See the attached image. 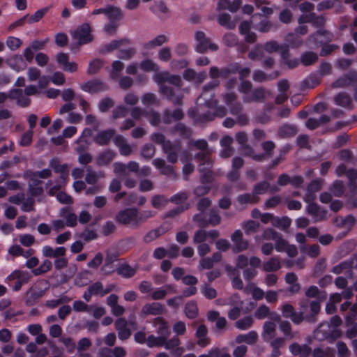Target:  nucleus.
I'll return each instance as SVG.
<instances>
[{
  "mask_svg": "<svg viewBox=\"0 0 357 357\" xmlns=\"http://www.w3.org/2000/svg\"><path fill=\"white\" fill-rule=\"evenodd\" d=\"M49 42V38H46L44 40H33L29 47H27L22 55H15L12 58V61L14 64L12 65L13 68L20 71L23 70L26 67L25 61L29 63H32L34 58V52L44 50L46 44Z\"/></svg>",
  "mask_w": 357,
  "mask_h": 357,
  "instance_id": "f257e3e1",
  "label": "nucleus"
},
{
  "mask_svg": "<svg viewBox=\"0 0 357 357\" xmlns=\"http://www.w3.org/2000/svg\"><path fill=\"white\" fill-rule=\"evenodd\" d=\"M334 38V35L326 29H319L309 36V40L317 45H321V49L319 53L321 56H326L332 54L339 46L336 44H328Z\"/></svg>",
  "mask_w": 357,
  "mask_h": 357,
  "instance_id": "f03ea898",
  "label": "nucleus"
},
{
  "mask_svg": "<svg viewBox=\"0 0 357 357\" xmlns=\"http://www.w3.org/2000/svg\"><path fill=\"white\" fill-rule=\"evenodd\" d=\"M168 72L158 73L154 75V81L160 85V92L165 96L166 98L171 101L174 105H181L183 104V95L176 94L173 88L163 84L167 82Z\"/></svg>",
  "mask_w": 357,
  "mask_h": 357,
  "instance_id": "7ed1b4c3",
  "label": "nucleus"
},
{
  "mask_svg": "<svg viewBox=\"0 0 357 357\" xmlns=\"http://www.w3.org/2000/svg\"><path fill=\"white\" fill-rule=\"evenodd\" d=\"M31 275L28 271L15 270L5 279V282L15 291L21 289L22 285L29 282Z\"/></svg>",
  "mask_w": 357,
  "mask_h": 357,
  "instance_id": "20e7f679",
  "label": "nucleus"
},
{
  "mask_svg": "<svg viewBox=\"0 0 357 357\" xmlns=\"http://www.w3.org/2000/svg\"><path fill=\"white\" fill-rule=\"evenodd\" d=\"M48 281L43 280L38 282L32 286L26 294L25 303L28 306L33 305L36 302L42 298L46 290L48 289Z\"/></svg>",
  "mask_w": 357,
  "mask_h": 357,
  "instance_id": "39448f33",
  "label": "nucleus"
},
{
  "mask_svg": "<svg viewBox=\"0 0 357 357\" xmlns=\"http://www.w3.org/2000/svg\"><path fill=\"white\" fill-rule=\"evenodd\" d=\"M115 220L119 224L137 227V208L132 207L120 210L116 215Z\"/></svg>",
  "mask_w": 357,
  "mask_h": 357,
  "instance_id": "423d86ee",
  "label": "nucleus"
},
{
  "mask_svg": "<svg viewBox=\"0 0 357 357\" xmlns=\"http://www.w3.org/2000/svg\"><path fill=\"white\" fill-rule=\"evenodd\" d=\"M90 24L84 22L79 25L72 33L73 38L77 40L79 45L90 43L93 40V36Z\"/></svg>",
  "mask_w": 357,
  "mask_h": 357,
  "instance_id": "0eeeda50",
  "label": "nucleus"
},
{
  "mask_svg": "<svg viewBox=\"0 0 357 357\" xmlns=\"http://www.w3.org/2000/svg\"><path fill=\"white\" fill-rule=\"evenodd\" d=\"M195 39L197 43L195 47V51L198 53L203 54L206 52L208 50L213 52L218 50V45L212 43L211 39L202 31L195 32Z\"/></svg>",
  "mask_w": 357,
  "mask_h": 357,
  "instance_id": "6e6552de",
  "label": "nucleus"
},
{
  "mask_svg": "<svg viewBox=\"0 0 357 357\" xmlns=\"http://www.w3.org/2000/svg\"><path fill=\"white\" fill-rule=\"evenodd\" d=\"M80 89L90 94L107 91L109 89L107 83L100 79L96 78L88 80L80 84Z\"/></svg>",
  "mask_w": 357,
  "mask_h": 357,
  "instance_id": "1a4fd4ad",
  "label": "nucleus"
},
{
  "mask_svg": "<svg viewBox=\"0 0 357 357\" xmlns=\"http://www.w3.org/2000/svg\"><path fill=\"white\" fill-rule=\"evenodd\" d=\"M163 152L167 154V159L171 163H176L178 160V153L181 151V142L176 141L172 142L170 140H167L166 144L162 148Z\"/></svg>",
  "mask_w": 357,
  "mask_h": 357,
  "instance_id": "9d476101",
  "label": "nucleus"
},
{
  "mask_svg": "<svg viewBox=\"0 0 357 357\" xmlns=\"http://www.w3.org/2000/svg\"><path fill=\"white\" fill-rule=\"evenodd\" d=\"M231 240L234 244L233 252L238 253L248 250L249 242L243 238V233L240 229H236L231 235Z\"/></svg>",
  "mask_w": 357,
  "mask_h": 357,
  "instance_id": "9b49d317",
  "label": "nucleus"
},
{
  "mask_svg": "<svg viewBox=\"0 0 357 357\" xmlns=\"http://www.w3.org/2000/svg\"><path fill=\"white\" fill-rule=\"evenodd\" d=\"M356 83H357V72L350 71L338 77L333 82L332 86L333 88H344L350 85L354 86Z\"/></svg>",
  "mask_w": 357,
  "mask_h": 357,
  "instance_id": "f8f14e48",
  "label": "nucleus"
},
{
  "mask_svg": "<svg viewBox=\"0 0 357 357\" xmlns=\"http://www.w3.org/2000/svg\"><path fill=\"white\" fill-rule=\"evenodd\" d=\"M56 60L59 66L66 72L73 73L78 69V66L75 62H69V55L67 53H58L56 55Z\"/></svg>",
  "mask_w": 357,
  "mask_h": 357,
  "instance_id": "ddd939ff",
  "label": "nucleus"
},
{
  "mask_svg": "<svg viewBox=\"0 0 357 357\" xmlns=\"http://www.w3.org/2000/svg\"><path fill=\"white\" fill-rule=\"evenodd\" d=\"M116 130L113 128H108L98 132L93 137V142L98 146H107L114 137Z\"/></svg>",
  "mask_w": 357,
  "mask_h": 357,
  "instance_id": "4468645a",
  "label": "nucleus"
},
{
  "mask_svg": "<svg viewBox=\"0 0 357 357\" xmlns=\"http://www.w3.org/2000/svg\"><path fill=\"white\" fill-rule=\"evenodd\" d=\"M153 326L156 328V333L164 339L169 337L171 331L168 322L162 317H157L153 319Z\"/></svg>",
  "mask_w": 357,
  "mask_h": 357,
  "instance_id": "2eb2a0df",
  "label": "nucleus"
},
{
  "mask_svg": "<svg viewBox=\"0 0 357 357\" xmlns=\"http://www.w3.org/2000/svg\"><path fill=\"white\" fill-rule=\"evenodd\" d=\"M356 218L351 214L347 215L344 218L336 216L333 220V224L338 228H345L349 231L356 223Z\"/></svg>",
  "mask_w": 357,
  "mask_h": 357,
  "instance_id": "dca6fc26",
  "label": "nucleus"
},
{
  "mask_svg": "<svg viewBox=\"0 0 357 357\" xmlns=\"http://www.w3.org/2000/svg\"><path fill=\"white\" fill-rule=\"evenodd\" d=\"M334 102L336 105L349 110H352L354 107L351 97L344 91L339 92L334 96Z\"/></svg>",
  "mask_w": 357,
  "mask_h": 357,
  "instance_id": "f3484780",
  "label": "nucleus"
},
{
  "mask_svg": "<svg viewBox=\"0 0 357 357\" xmlns=\"http://www.w3.org/2000/svg\"><path fill=\"white\" fill-rule=\"evenodd\" d=\"M165 312L164 306L158 302L146 303L142 308V314L144 315L159 316Z\"/></svg>",
  "mask_w": 357,
  "mask_h": 357,
  "instance_id": "a211bd4d",
  "label": "nucleus"
},
{
  "mask_svg": "<svg viewBox=\"0 0 357 357\" xmlns=\"http://www.w3.org/2000/svg\"><path fill=\"white\" fill-rule=\"evenodd\" d=\"M114 143L119 150L121 155L128 156L132 152V149L126 142L125 137L121 135H117L114 139Z\"/></svg>",
  "mask_w": 357,
  "mask_h": 357,
  "instance_id": "6ab92c4d",
  "label": "nucleus"
},
{
  "mask_svg": "<svg viewBox=\"0 0 357 357\" xmlns=\"http://www.w3.org/2000/svg\"><path fill=\"white\" fill-rule=\"evenodd\" d=\"M116 155V153L109 149L105 150L98 154L96 163L99 167L107 166L112 161Z\"/></svg>",
  "mask_w": 357,
  "mask_h": 357,
  "instance_id": "aec40b11",
  "label": "nucleus"
},
{
  "mask_svg": "<svg viewBox=\"0 0 357 357\" xmlns=\"http://www.w3.org/2000/svg\"><path fill=\"white\" fill-rule=\"evenodd\" d=\"M44 257L49 258H60L65 257L66 249L64 247H57L55 249L50 245H45L42 248Z\"/></svg>",
  "mask_w": 357,
  "mask_h": 357,
  "instance_id": "412c9836",
  "label": "nucleus"
},
{
  "mask_svg": "<svg viewBox=\"0 0 357 357\" xmlns=\"http://www.w3.org/2000/svg\"><path fill=\"white\" fill-rule=\"evenodd\" d=\"M130 43V40L127 38H123L121 40H114L109 43L104 45L100 50L99 52L101 54H105L111 52L115 50H117L121 45L123 44Z\"/></svg>",
  "mask_w": 357,
  "mask_h": 357,
  "instance_id": "4be33fe9",
  "label": "nucleus"
},
{
  "mask_svg": "<svg viewBox=\"0 0 357 357\" xmlns=\"http://www.w3.org/2000/svg\"><path fill=\"white\" fill-rule=\"evenodd\" d=\"M208 329L204 324L199 326L196 331L195 335L198 338L197 344L201 347H205L210 343V340L206 337Z\"/></svg>",
  "mask_w": 357,
  "mask_h": 357,
  "instance_id": "5701e85b",
  "label": "nucleus"
},
{
  "mask_svg": "<svg viewBox=\"0 0 357 357\" xmlns=\"http://www.w3.org/2000/svg\"><path fill=\"white\" fill-rule=\"evenodd\" d=\"M253 28L261 33H268L271 30H276L278 29V24L264 18L260 20L259 23L253 26Z\"/></svg>",
  "mask_w": 357,
  "mask_h": 357,
  "instance_id": "b1692460",
  "label": "nucleus"
},
{
  "mask_svg": "<svg viewBox=\"0 0 357 357\" xmlns=\"http://www.w3.org/2000/svg\"><path fill=\"white\" fill-rule=\"evenodd\" d=\"M114 271L123 278H130L136 274L137 270L128 264L124 263L120 264Z\"/></svg>",
  "mask_w": 357,
  "mask_h": 357,
  "instance_id": "393cba45",
  "label": "nucleus"
},
{
  "mask_svg": "<svg viewBox=\"0 0 357 357\" xmlns=\"http://www.w3.org/2000/svg\"><path fill=\"white\" fill-rule=\"evenodd\" d=\"M280 268V261L277 257H273L263 264V270L265 272H275L279 271Z\"/></svg>",
  "mask_w": 357,
  "mask_h": 357,
  "instance_id": "a878e982",
  "label": "nucleus"
},
{
  "mask_svg": "<svg viewBox=\"0 0 357 357\" xmlns=\"http://www.w3.org/2000/svg\"><path fill=\"white\" fill-rule=\"evenodd\" d=\"M291 149V146L288 144L283 146L280 150L279 155L273 160L269 164L268 167V169H275L281 162H282L285 158V155L290 151Z\"/></svg>",
  "mask_w": 357,
  "mask_h": 357,
  "instance_id": "bb28decb",
  "label": "nucleus"
},
{
  "mask_svg": "<svg viewBox=\"0 0 357 357\" xmlns=\"http://www.w3.org/2000/svg\"><path fill=\"white\" fill-rule=\"evenodd\" d=\"M265 99V91L263 87H259L254 89L252 91V94L250 96H245L244 98V101L250 102H262Z\"/></svg>",
  "mask_w": 357,
  "mask_h": 357,
  "instance_id": "cd10ccee",
  "label": "nucleus"
},
{
  "mask_svg": "<svg viewBox=\"0 0 357 357\" xmlns=\"http://www.w3.org/2000/svg\"><path fill=\"white\" fill-rule=\"evenodd\" d=\"M211 168L199 167V172L201 173L200 182L203 185H211L214 181V174Z\"/></svg>",
  "mask_w": 357,
  "mask_h": 357,
  "instance_id": "c85d7f7f",
  "label": "nucleus"
},
{
  "mask_svg": "<svg viewBox=\"0 0 357 357\" xmlns=\"http://www.w3.org/2000/svg\"><path fill=\"white\" fill-rule=\"evenodd\" d=\"M184 312L185 316L190 319H195L198 315V306L195 301L192 300L185 305Z\"/></svg>",
  "mask_w": 357,
  "mask_h": 357,
  "instance_id": "c756f323",
  "label": "nucleus"
},
{
  "mask_svg": "<svg viewBox=\"0 0 357 357\" xmlns=\"http://www.w3.org/2000/svg\"><path fill=\"white\" fill-rule=\"evenodd\" d=\"M173 132H176L183 139H189L192 136V130L183 123H177L173 127Z\"/></svg>",
  "mask_w": 357,
  "mask_h": 357,
  "instance_id": "7c9ffc66",
  "label": "nucleus"
},
{
  "mask_svg": "<svg viewBox=\"0 0 357 357\" xmlns=\"http://www.w3.org/2000/svg\"><path fill=\"white\" fill-rule=\"evenodd\" d=\"M194 158L200 162L199 166L207 165L211 168L213 162L211 159V153L208 151H200L194 155Z\"/></svg>",
  "mask_w": 357,
  "mask_h": 357,
  "instance_id": "2f4dec72",
  "label": "nucleus"
},
{
  "mask_svg": "<svg viewBox=\"0 0 357 357\" xmlns=\"http://www.w3.org/2000/svg\"><path fill=\"white\" fill-rule=\"evenodd\" d=\"M298 129L294 125L285 124L280 128L278 135L281 138H288L296 135Z\"/></svg>",
  "mask_w": 357,
  "mask_h": 357,
  "instance_id": "473e14b6",
  "label": "nucleus"
},
{
  "mask_svg": "<svg viewBox=\"0 0 357 357\" xmlns=\"http://www.w3.org/2000/svg\"><path fill=\"white\" fill-rule=\"evenodd\" d=\"M117 255L116 253H107L105 259V264L101 268V272L104 275H109L114 272V270L107 271V268L111 266L114 262L117 260Z\"/></svg>",
  "mask_w": 357,
  "mask_h": 357,
  "instance_id": "72a5a7b5",
  "label": "nucleus"
},
{
  "mask_svg": "<svg viewBox=\"0 0 357 357\" xmlns=\"http://www.w3.org/2000/svg\"><path fill=\"white\" fill-rule=\"evenodd\" d=\"M52 6H45L36 10L33 15H29L27 22L29 24L38 22L49 12Z\"/></svg>",
  "mask_w": 357,
  "mask_h": 357,
  "instance_id": "f704fd0d",
  "label": "nucleus"
},
{
  "mask_svg": "<svg viewBox=\"0 0 357 357\" xmlns=\"http://www.w3.org/2000/svg\"><path fill=\"white\" fill-rule=\"evenodd\" d=\"M317 60L318 56L313 52H305L301 56V62L305 66H311L316 63Z\"/></svg>",
  "mask_w": 357,
  "mask_h": 357,
  "instance_id": "c9c22d12",
  "label": "nucleus"
},
{
  "mask_svg": "<svg viewBox=\"0 0 357 357\" xmlns=\"http://www.w3.org/2000/svg\"><path fill=\"white\" fill-rule=\"evenodd\" d=\"M320 301L321 300L319 299L318 301H312L310 302V307L312 314L305 317V320L308 322L314 323L317 321L316 316L318 314L321 309Z\"/></svg>",
  "mask_w": 357,
  "mask_h": 357,
  "instance_id": "e433bc0d",
  "label": "nucleus"
},
{
  "mask_svg": "<svg viewBox=\"0 0 357 357\" xmlns=\"http://www.w3.org/2000/svg\"><path fill=\"white\" fill-rule=\"evenodd\" d=\"M103 61L100 59H95L91 61L89 63V66L86 73L89 75H93L100 72L103 66Z\"/></svg>",
  "mask_w": 357,
  "mask_h": 357,
  "instance_id": "4c0bfd02",
  "label": "nucleus"
},
{
  "mask_svg": "<svg viewBox=\"0 0 357 357\" xmlns=\"http://www.w3.org/2000/svg\"><path fill=\"white\" fill-rule=\"evenodd\" d=\"M291 223V219L287 216H284L282 218L275 216L273 220V226L275 227L282 229L283 230L287 229Z\"/></svg>",
  "mask_w": 357,
  "mask_h": 357,
  "instance_id": "58836bf2",
  "label": "nucleus"
},
{
  "mask_svg": "<svg viewBox=\"0 0 357 357\" xmlns=\"http://www.w3.org/2000/svg\"><path fill=\"white\" fill-rule=\"evenodd\" d=\"M168 39L165 35H158L153 40L146 43L144 45V47L146 50H151L158 46H161L162 45L166 43Z\"/></svg>",
  "mask_w": 357,
  "mask_h": 357,
  "instance_id": "ea45409f",
  "label": "nucleus"
},
{
  "mask_svg": "<svg viewBox=\"0 0 357 357\" xmlns=\"http://www.w3.org/2000/svg\"><path fill=\"white\" fill-rule=\"evenodd\" d=\"M139 68L144 72H158L159 70L158 64L149 59L142 60L139 63Z\"/></svg>",
  "mask_w": 357,
  "mask_h": 357,
  "instance_id": "a19ab883",
  "label": "nucleus"
},
{
  "mask_svg": "<svg viewBox=\"0 0 357 357\" xmlns=\"http://www.w3.org/2000/svg\"><path fill=\"white\" fill-rule=\"evenodd\" d=\"M218 23L228 29H234L236 26L235 22L231 20V17L227 13L220 14L218 17Z\"/></svg>",
  "mask_w": 357,
  "mask_h": 357,
  "instance_id": "79ce46f5",
  "label": "nucleus"
},
{
  "mask_svg": "<svg viewBox=\"0 0 357 357\" xmlns=\"http://www.w3.org/2000/svg\"><path fill=\"white\" fill-rule=\"evenodd\" d=\"M254 320L252 316L248 315L235 322V326L239 330H247L253 324Z\"/></svg>",
  "mask_w": 357,
  "mask_h": 357,
  "instance_id": "37998d69",
  "label": "nucleus"
},
{
  "mask_svg": "<svg viewBox=\"0 0 357 357\" xmlns=\"http://www.w3.org/2000/svg\"><path fill=\"white\" fill-rule=\"evenodd\" d=\"M165 343V339L163 337H155L154 335H149L146 339V344L149 348L162 347Z\"/></svg>",
  "mask_w": 357,
  "mask_h": 357,
  "instance_id": "c03bdc74",
  "label": "nucleus"
},
{
  "mask_svg": "<svg viewBox=\"0 0 357 357\" xmlns=\"http://www.w3.org/2000/svg\"><path fill=\"white\" fill-rule=\"evenodd\" d=\"M52 268V263L50 260L45 259L38 267L32 270V273L36 276L40 275L50 271Z\"/></svg>",
  "mask_w": 357,
  "mask_h": 357,
  "instance_id": "a18cd8bd",
  "label": "nucleus"
},
{
  "mask_svg": "<svg viewBox=\"0 0 357 357\" xmlns=\"http://www.w3.org/2000/svg\"><path fill=\"white\" fill-rule=\"evenodd\" d=\"M106 15L109 21L114 20L117 22L122 17V12L119 8L108 6Z\"/></svg>",
  "mask_w": 357,
  "mask_h": 357,
  "instance_id": "49530a36",
  "label": "nucleus"
},
{
  "mask_svg": "<svg viewBox=\"0 0 357 357\" xmlns=\"http://www.w3.org/2000/svg\"><path fill=\"white\" fill-rule=\"evenodd\" d=\"M259 200V197L254 196L253 194L251 195L250 193H244L237 197V201L241 204H257Z\"/></svg>",
  "mask_w": 357,
  "mask_h": 357,
  "instance_id": "de8ad7c7",
  "label": "nucleus"
},
{
  "mask_svg": "<svg viewBox=\"0 0 357 357\" xmlns=\"http://www.w3.org/2000/svg\"><path fill=\"white\" fill-rule=\"evenodd\" d=\"M145 117L149 119L150 124L153 126H158L161 121L160 114L154 109L146 110Z\"/></svg>",
  "mask_w": 357,
  "mask_h": 357,
  "instance_id": "09e8293b",
  "label": "nucleus"
},
{
  "mask_svg": "<svg viewBox=\"0 0 357 357\" xmlns=\"http://www.w3.org/2000/svg\"><path fill=\"white\" fill-rule=\"evenodd\" d=\"M114 105V101L109 97L102 98L98 102V109L102 113L107 112L110 108Z\"/></svg>",
  "mask_w": 357,
  "mask_h": 357,
  "instance_id": "8fccbe9b",
  "label": "nucleus"
},
{
  "mask_svg": "<svg viewBox=\"0 0 357 357\" xmlns=\"http://www.w3.org/2000/svg\"><path fill=\"white\" fill-rule=\"evenodd\" d=\"M243 229L247 235L255 233L260 227L259 222L255 220H247L243 224Z\"/></svg>",
  "mask_w": 357,
  "mask_h": 357,
  "instance_id": "3c124183",
  "label": "nucleus"
},
{
  "mask_svg": "<svg viewBox=\"0 0 357 357\" xmlns=\"http://www.w3.org/2000/svg\"><path fill=\"white\" fill-rule=\"evenodd\" d=\"M330 190L333 192L334 196L337 197H342L344 191V185L343 181L340 180H335L330 188Z\"/></svg>",
  "mask_w": 357,
  "mask_h": 357,
  "instance_id": "603ef678",
  "label": "nucleus"
},
{
  "mask_svg": "<svg viewBox=\"0 0 357 357\" xmlns=\"http://www.w3.org/2000/svg\"><path fill=\"white\" fill-rule=\"evenodd\" d=\"M269 183L266 181L256 183L252 190L253 195L258 197L259 195L264 194L269 188Z\"/></svg>",
  "mask_w": 357,
  "mask_h": 357,
  "instance_id": "864d4df0",
  "label": "nucleus"
},
{
  "mask_svg": "<svg viewBox=\"0 0 357 357\" xmlns=\"http://www.w3.org/2000/svg\"><path fill=\"white\" fill-rule=\"evenodd\" d=\"M155 152V146L152 144L148 143L142 148L141 155L143 158L149 160L153 157Z\"/></svg>",
  "mask_w": 357,
  "mask_h": 357,
  "instance_id": "5fc2aeb1",
  "label": "nucleus"
},
{
  "mask_svg": "<svg viewBox=\"0 0 357 357\" xmlns=\"http://www.w3.org/2000/svg\"><path fill=\"white\" fill-rule=\"evenodd\" d=\"M150 10L154 14L159 15L167 13L168 8L165 3L162 1L155 2L151 7Z\"/></svg>",
  "mask_w": 357,
  "mask_h": 357,
  "instance_id": "6e6d98bb",
  "label": "nucleus"
},
{
  "mask_svg": "<svg viewBox=\"0 0 357 357\" xmlns=\"http://www.w3.org/2000/svg\"><path fill=\"white\" fill-rule=\"evenodd\" d=\"M136 53V50L134 47L128 49H121L118 52L117 57L122 60L130 59Z\"/></svg>",
  "mask_w": 357,
  "mask_h": 357,
  "instance_id": "4d7b16f0",
  "label": "nucleus"
},
{
  "mask_svg": "<svg viewBox=\"0 0 357 357\" xmlns=\"http://www.w3.org/2000/svg\"><path fill=\"white\" fill-rule=\"evenodd\" d=\"M128 109L126 106L123 105H117L112 111V118L114 119H118L120 118L126 117L128 114Z\"/></svg>",
  "mask_w": 357,
  "mask_h": 357,
  "instance_id": "13d9d810",
  "label": "nucleus"
},
{
  "mask_svg": "<svg viewBox=\"0 0 357 357\" xmlns=\"http://www.w3.org/2000/svg\"><path fill=\"white\" fill-rule=\"evenodd\" d=\"M224 44L227 47H235L238 42L236 35L232 33H227L223 36Z\"/></svg>",
  "mask_w": 357,
  "mask_h": 357,
  "instance_id": "bf43d9fd",
  "label": "nucleus"
},
{
  "mask_svg": "<svg viewBox=\"0 0 357 357\" xmlns=\"http://www.w3.org/2000/svg\"><path fill=\"white\" fill-rule=\"evenodd\" d=\"M89 290L91 291L93 296H100L101 297L104 296L105 294H102V291H104L103 284L101 282L97 281L89 285Z\"/></svg>",
  "mask_w": 357,
  "mask_h": 357,
  "instance_id": "052dcab7",
  "label": "nucleus"
},
{
  "mask_svg": "<svg viewBox=\"0 0 357 357\" xmlns=\"http://www.w3.org/2000/svg\"><path fill=\"white\" fill-rule=\"evenodd\" d=\"M236 139L242 147L250 152H252V149L247 144L248 137L245 132H239L236 135Z\"/></svg>",
  "mask_w": 357,
  "mask_h": 357,
  "instance_id": "680f3d73",
  "label": "nucleus"
},
{
  "mask_svg": "<svg viewBox=\"0 0 357 357\" xmlns=\"http://www.w3.org/2000/svg\"><path fill=\"white\" fill-rule=\"evenodd\" d=\"M280 329L287 339H292L294 335L291 333V326L288 321H281L280 322Z\"/></svg>",
  "mask_w": 357,
  "mask_h": 357,
  "instance_id": "e2e57ef3",
  "label": "nucleus"
},
{
  "mask_svg": "<svg viewBox=\"0 0 357 357\" xmlns=\"http://www.w3.org/2000/svg\"><path fill=\"white\" fill-rule=\"evenodd\" d=\"M201 292L206 298L209 300L213 299L217 296V291L206 284L201 288Z\"/></svg>",
  "mask_w": 357,
  "mask_h": 357,
  "instance_id": "0e129e2a",
  "label": "nucleus"
},
{
  "mask_svg": "<svg viewBox=\"0 0 357 357\" xmlns=\"http://www.w3.org/2000/svg\"><path fill=\"white\" fill-rule=\"evenodd\" d=\"M6 43L10 50L15 51L22 45V41L18 38L8 36L6 39Z\"/></svg>",
  "mask_w": 357,
  "mask_h": 357,
  "instance_id": "69168bd1",
  "label": "nucleus"
},
{
  "mask_svg": "<svg viewBox=\"0 0 357 357\" xmlns=\"http://www.w3.org/2000/svg\"><path fill=\"white\" fill-rule=\"evenodd\" d=\"M142 102L145 105H158L159 103L155 95L153 93H146L142 96Z\"/></svg>",
  "mask_w": 357,
  "mask_h": 357,
  "instance_id": "338daca9",
  "label": "nucleus"
},
{
  "mask_svg": "<svg viewBox=\"0 0 357 357\" xmlns=\"http://www.w3.org/2000/svg\"><path fill=\"white\" fill-rule=\"evenodd\" d=\"M188 198V196L185 192H178V193L172 196L169 201L175 204H181L185 202Z\"/></svg>",
  "mask_w": 357,
  "mask_h": 357,
  "instance_id": "774afa93",
  "label": "nucleus"
}]
</instances>
